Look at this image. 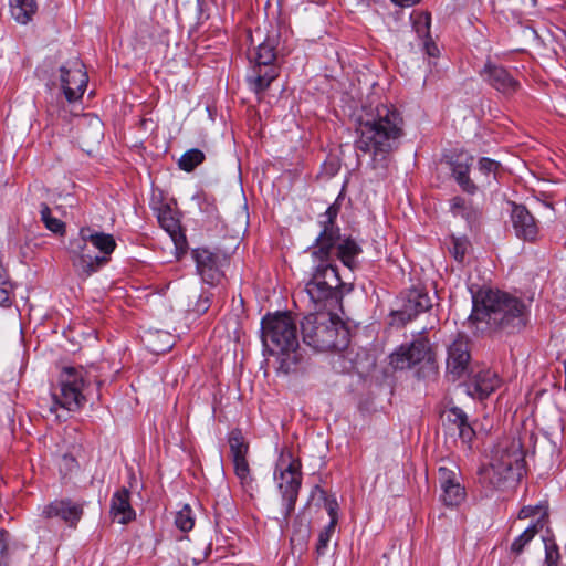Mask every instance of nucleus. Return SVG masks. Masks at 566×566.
<instances>
[{
    "label": "nucleus",
    "mask_w": 566,
    "mask_h": 566,
    "mask_svg": "<svg viewBox=\"0 0 566 566\" xmlns=\"http://www.w3.org/2000/svg\"><path fill=\"white\" fill-rule=\"evenodd\" d=\"M559 552L558 546L552 542L545 543V565L546 566H558Z\"/></svg>",
    "instance_id": "ea45409f"
},
{
    "label": "nucleus",
    "mask_w": 566,
    "mask_h": 566,
    "mask_svg": "<svg viewBox=\"0 0 566 566\" xmlns=\"http://www.w3.org/2000/svg\"><path fill=\"white\" fill-rule=\"evenodd\" d=\"M279 39L277 31H270L255 51L252 74L248 77L255 93L265 92L280 74V67L276 64Z\"/></svg>",
    "instance_id": "6e6552de"
},
{
    "label": "nucleus",
    "mask_w": 566,
    "mask_h": 566,
    "mask_svg": "<svg viewBox=\"0 0 566 566\" xmlns=\"http://www.w3.org/2000/svg\"><path fill=\"white\" fill-rule=\"evenodd\" d=\"M446 423L449 430H457L459 438L463 443H470L475 431L468 421L467 413L459 407H452L447 410Z\"/></svg>",
    "instance_id": "a878e982"
},
{
    "label": "nucleus",
    "mask_w": 566,
    "mask_h": 566,
    "mask_svg": "<svg viewBox=\"0 0 566 566\" xmlns=\"http://www.w3.org/2000/svg\"><path fill=\"white\" fill-rule=\"evenodd\" d=\"M501 167V163L488 157H482L478 161V170L486 180H489L490 177L496 180Z\"/></svg>",
    "instance_id": "c9c22d12"
},
{
    "label": "nucleus",
    "mask_w": 566,
    "mask_h": 566,
    "mask_svg": "<svg viewBox=\"0 0 566 566\" xmlns=\"http://www.w3.org/2000/svg\"><path fill=\"white\" fill-rule=\"evenodd\" d=\"M450 208L454 214L465 216L467 200L460 196H455L450 201Z\"/></svg>",
    "instance_id": "a18cd8bd"
},
{
    "label": "nucleus",
    "mask_w": 566,
    "mask_h": 566,
    "mask_svg": "<svg viewBox=\"0 0 566 566\" xmlns=\"http://www.w3.org/2000/svg\"><path fill=\"white\" fill-rule=\"evenodd\" d=\"M303 342L316 352L343 350L349 332L336 312H315L301 322Z\"/></svg>",
    "instance_id": "39448f33"
},
{
    "label": "nucleus",
    "mask_w": 566,
    "mask_h": 566,
    "mask_svg": "<svg viewBox=\"0 0 566 566\" xmlns=\"http://www.w3.org/2000/svg\"><path fill=\"white\" fill-rule=\"evenodd\" d=\"M301 468V461L287 452L281 454L274 470V480L277 482V489L283 501L284 520H287L295 510L302 485Z\"/></svg>",
    "instance_id": "9d476101"
},
{
    "label": "nucleus",
    "mask_w": 566,
    "mask_h": 566,
    "mask_svg": "<svg viewBox=\"0 0 566 566\" xmlns=\"http://www.w3.org/2000/svg\"><path fill=\"white\" fill-rule=\"evenodd\" d=\"M473 308L469 316L472 323H485L490 329L515 334L527 324L528 308L518 297L510 293L481 289L472 296Z\"/></svg>",
    "instance_id": "f03ea898"
},
{
    "label": "nucleus",
    "mask_w": 566,
    "mask_h": 566,
    "mask_svg": "<svg viewBox=\"0 0 566 566\" xmlns=\"http://www.w3.org/2000/svg\"><path fill=\"white\" fill-rule=\"evenodd\" d=\"M402 126V117L396 108L378 104L358 120V136L354 144L357 156L369 154L371 165L376 168L378 160H384L398 148L403 136Z\"/></svg>",
    "instance_id": "f257e3e1"
},
{
    "label": "nucleus",
    "mask_w": 566,
    "mask_h": 566,
    "mask_svg": "<svg viewBox=\"0 0 566 566\" xmlns=\"http://www.w3.org/2000/svg\"><path fill=\"white\" fill-rule=\"evenodd\" d=\"M439 485L441 490L440 500L448 507H458L465 497V488L461 484V474L458 468L440 467L438 470Z\"/></svg>",
    "instance_id": "2eb2a0df"
},
{
    "label": "nucleus",
    "mask_w": 566,
    "mask_h": 566,
    "mask_svg": "<svg viewBox=\"0 0 566 566\" xmlns=\"http://www.w3.org/2000/svg\"><path fill=\"white\" fill-rule=\"evenodd\" d=\"M261 338L264 352L275 356L279 370L289 374L300 361L297 327L289 313H275L261 321Z\"/></svg>",
    "instance_id": "7ed1b4c3"
},
{
    "label": "nucleus",
    "mask_w": 566,
    "mask_h": 566,
    "mask_svg": "<svg viewBox=\"0 0 566 566\" xmlns=\"http://www.w3.org/2000/svg\"><path fill=\"white\" fill-rule=\"evenodd\" d=\"M538 532L536 524L528 526L518 537L511 544V552L518 555L524 551V547L535 537Z\"/></svg>",
    "instance_id": "f704fd0d"
},
{
    "label": "nucleus",
    "mask_w": 566,
    "mask_h": 566,
    "mask_svg": "<svg viewBox=\"0 0 566 566\" xmlns=\"http://www.w3.org/2000/svg\"><path fill=\"white\" fill-rule=\"evenodd\" d=\"M191 254L203 282L209 285L219 284L223 277L221 256L207 248H197Z\"/></svg>",
    "instance_id": "6ab92c4d"
},
{
    "label": "nucleus",
    "mask_w": 566,
    "mask_h": 566,
    "mask_svg": "<svg viewBox=\"0 0 566 566\" xmlns=\"http://www.w3.org/2000/svg\"><path fill=\"white\" fill-rule=\"evenodd\" d=\"M35 11L34 0H10V12L18 23L27 24Z\"/></svg>",
    "instance_id": "cd10ccee"
},
{
    "label": "nucleus",
    "mask_w": 566,
    "mask_h": 566,
    "mask_svg": "<svg viewBox=\"0 0 566 566\" xmlns=\"http://www.w3.org/2000/svg\"><path fill=\"white\" fill-rule=\"evenodd\" d=\"M336 521H329L328 525H326L318 534V539L316 544V553L318 556L325 554L328 543L332 538V535L335 532Z\"/></svg>",
    "instance_id": "4c0bfd02"
},
{
    "label": "nucleus",
    "mask_w": 566,
    "mask_h": 566,
    "mask_svg": "<svg viewBox=\"0 0 566 566\" xmlns=\"http://www.w3.org/2000/svg\"><path fill=\"white\" fill-rule=\"evenodd\" d=\"M60 86L64 98L69 103L80 99L87 86L88 76L82 61L74 56L59 69Z\"/></svg>",
    "instance_id": "9b49d317"
},
{
    "label": "nucleus",
    "mask_w": 566,
    "mask_h": 566,
    "mask_svg": "<svg viewBox=\"0 0 566 566\" xmlns=\"http://www.w3.org/2000/svg\"><path fill=\"white\" fill-rule=\"evenodd\" d=\"M472 161L473 157L463 153L452 156L448 161L457 184L469 195H474L478 191V186L470 178Z\"/></svg>",
    "instance_id": "4be33fe9"
},
{
    "label": "nucleus",
    "mask_w": 566,
    "mask_h": 566,
    "mask_svg": "<svg viewBox=\"0 0 566 566\" xmlns=\"http://www.w3.org/2000/svg\"><path fill=\"white\" fill-rule=\"evenodd\" d=\"M175 525L181 532H189L193 528L195 517L191 507L186 504L180 511L176 513Z\"/></svg>",
    "instance_id": "72a5a7b5"
},
{
    "label": "nucleus",
    "mask_w": 566,
    "mask_h": 566,
    "mask_svg": "<svg viewBox=\"0 0 566 566\" xmlns=\"http://www.w3.org/2000/svg\"><path fill=\"white\" fill-rule=\"evenodd\" d=\"M13 300V284L0 259V306H10Z\"/></svg>",
    "instance_id": "c756f323"
},
{
    "label": "nucleus",
    "mask_w": 566,
    "mask_h": 566,
    "mask_svg": "<svg viewBox=\"0 0 566 566\" xmlns=\"http://www.w3.org/2000/svg\"><path fill=\"white\" fill-rule=\"evenodd\" d=\"M46 113L51 118L62 117L67 118V111L64 107L63 103L60 101V97L56 98V102L50 101L48 103Z\"/></svg>",
    "instance_id": "a19ab883"
},
{
    "label": "nucleus",
    "mask_w": 566,
    "mask_h": 566,
    "mask_svg": "<svg viewBox=\"0 0 566 566\" xmlns=\"http://www.w3.org/2000/svg\"><path fill=\"white\" fill-rule=\"evenodd\" d=\"M84 514V504L70 497L55 499L43 505L40 518H59L71 528H76Z\"/></svg>",
    "instance_id": "ddd939ff"
},
{
    "label": "nucleus",
    "mask_w": 566,
    "mask_h": 566,
    "mask_svg": "<svg viewBox=\"0 0 566 566\" xmlns=\"http://www.w3.org/2000/svg\"><path fill=\"white\" fill-rule=\"evenodd\" d=\"M339 209V205L334 202L324 213L318 216V224L322 229L313 245L310 248L311 255L326 258L332 253V248L339 239L340 229L336 224Z\"/></svg>",
    "instance_id": "f8f14e48"
},
{
    "label": "nucleus",
    "mask_w": 566,
    "mask_h": 566,
    "mask_svg": "<svg viewBox=\"0 0 566 566\" xmlns=\"http://www.w3.org/2000/svg\"><path fill=\"white\" fill-rule=\"evenodd\" d=\"M470 353L469 345L463 338L455 339L448 348L447 369L457 380L469 370Z\"/></svg>",
    "instance_id": "aec40b11"
},
{
    "label": "nucleus",
    "mask_w": 566,
    "mask_h": 566,
    "mask_svg": "<svg viewBox=\"0 0 566 566\" xmlns=\"http://www.w3.org/2000/svg\"><path fill=\"white\" fill-rule=\"evenodd\" d=\"M211 296L209 292H202L192 307L193 313L197 315L205 314L210 307Z\"/></svg>",
    "instance_id": "79ce46f5"
},
{
    "label": "nucleus",
    "mask_w": 566,
    "mask_h": 566,
    "mask_svg": "<svg viewBox=\"0 0 566 566\" xmlns=\"http://www.w3.org/2000/svg\"><path fill=\"white\" fill-rule=\"evenodd\" d=\"M525 465L524 453L520 441L512 440L506 444H500L493 452L489 467L480 471L481 479L499 489L509 480L521 478Z\"/></svg>",
    "instance_id": "0eeeda50"
},
{
    "label": "nucleus",
    "mask_w": 566,
    "mask_h": 566,
    "mask_svg": "<svg viewBox=\"0 0 566 566\" xmlns=\"http://www.w3.org/2000/svg\"><path fill=\"white\" fill-rule=\"evenodd\" d=\"M412 27L419 40L430 36L431 17L428 12H417L411 15Z\"/></svg>",
    "instance_id": "2f4dec72"
},
{
    "label": "nucleus",
    "mask_w": 566,
    "mask_h": 566,
    "mask_svg": "<svg viewBox=\"0 0 566 566\" xmlns=\"http://www.w3.org/2000/svg\"><path fill=\"white\" fill-rule=\"evenodd\" d=\"M111 513L120 524H127L136 516L130 505V492L126 488L116 491L111 500Z\"/></svg>",
    "instance_id": "bb28decb"
},
{
    "label": "nucleus",
    "mask_w": 566,
    "mask_h": 566,
    "mask_svg": "<svg viewBox=\"0 0 566 566\" xmlns=\"http://www.w3.org/2000/svg\"><path fill=\"white\" fill-rule=\"evenodd\" d=\"M296 535L300 536V539L306 541L310 536V532H308L307 527H305L303 531L300 530Z\"/></svg>",
    "instance_id": "09e8293b"
},
{
    "label": "nucleus",
    "mask_w": 566,
    "mask_h": 566,
    "mask_svg": "<svg viewBox=\"0 0 566 566\" xmlns=\"http://www.w3.org/2000/svg\"><path fill=\"white\" fill-rule=\"evenodd\" d=\"M315 263L305 292L316 312H335L340 307L343 294L337 268L332 264V253L326 258L312 255Z\"/></svg>",
    "instance_id": "423d86ee"
},
{
    "label": "nucleus",
    "mask_w": 566,
    "mask_h": 566,
    "mask_svg": "<svg viewBox=\"0 0 566 566\" xmlns=\"http://www.w3.org/2000/svg\"><path fill=\"white\" fill-rule=\"evenodd\" d=\"M335 254L337 259L348 269L354 270L357 266V258L361 254V247L350 237L343 238L339 233V239L332 248V255ZM334 259L332 258V262Z\"/></svg>",
    "instance_id": "393cba45"
},
{
    "label": "nucleus",
    "mask_w": 566,
    "mask_h": 566,
    "mask_svg": "<svg viewBox=\"0 0 566 566\" xmlns=\"http://www.w3.org/2000/svg\"><path fill=\"white\" fill-rule=\"evenodd\" d=\"M197 1L200 3L201 0H197Z\"/></svg>",
    "instance_id": "3c124183"
},
{
    "label": "nucleus",
    "mask_w": 566,
    "mask_h": 566,
    "mask_svg": "<svg viewBox=\"0 0 566 566\" xmlns=\"http://www.w3.org/2000/svg\"><path fill=\"white\" fill-rule=\"evenodd\" d=\"M85 373L82 368L64 367L60 374L59 385L60 392L52 395V403L49 412L55 415L56 419L61 416L57 413L59 408L67 411H78L86 402L84 389L86 387Z\"/></svg>",
    "instance_id": "1a4fd4ad"
},
{
    "label": "nucleus",
    "mask_w": 566,
    "mask_h": 566,
    "mask_svg": "<svg viewBox=\"0 0 566 566\" xmlns=\"http://www.w3.org/2000/svg\"><path fill=\"white\" fill-rule=\"evenodd\" d=\"M421 41L422 50L426 52V54L430 57H437L439 56V48L431 39V35L428 38H424Z\"/></svg>",
    "instance_id": "c03bdc74"
},
{
    "label": "nucleus",
    "mask_w": 566,
    "mask_h": 566,
    "mask_svg": "<svg viewBox=\"0 0 566 566\" xmlns=\"http://www.w3.org/2000/svg\"><path fill=\"white\" fill-rule=\"evenodd\" d=\"M544 205L549 208V209H553V205L551 202H544Z\"/></svg>",
    "instance_id": "8fccbe9b"
},
{
    "label": "nucleus",
    "mask_w": 566,
    "mask_h": 566,
    "mask_svg": "<svg viewBox=\"0 0 566 566\" xmlns=\"http://www.w3.org/2000/svg\"><path fill=\"white\" fill-rule=\"evenodd\" d=\"M228 442L235 475L240 480L243 488H252L253 479L250 474V468L247 461L249 444L245 441L241 430L233 429L229 433Z\"/></svg>",
    "instance_id": "a211bd4d"
},
{
    "label": "nucleus",
    "mask_w": 566,
    "mask_h": 566,
    "mask_svg": "<svg viewBox=\"0 0 566 566\" xmlns=\"http://www.w3.org/2000/svg\"><path fill=\"white\" fill-rule=\"evenodd\" d=\"M470 247L471 243L467 237L452 235L451 245L449 249L453 258L457 261L462 262Z\"/></svg>",
    "instance_id": "e433bc0d"
},
{
    "label": "nucleus",
    "mask_w": 566,
    "mask_h": 566,
    "mask_svg": "<svg viewBox=\"0 0 566 566\" xmlns=\"http://www.w3.org/2000/svg\"><path fill=\"white\" fill-rule=\"evenodd\" d=\"M431 360V348L428 339L419 338L409 345H401L390 355V365L395 369H408L422 361Z\"/></svg>",
    "instance_id": "f3484780"
},
{
    "label": "nucleus",
    "mask_w": 566,
    "mask_h": 566,
    "mask_svg": "<svg viewBox=\"0 0 566 566\" xmlns=\"http://www.w3.org/2000/svg\"><path fill=\"white\" fill-rule=\"evenodd\" d=\"M512 224L515 234L527 241L535 240L538 233V227L534 217L522 205H513L511 212Z\"/></svg>",
    "instance_id": "5701e85b"
},
{
    "label": "nucleus",
    "mask_w": 566,
    "mask_h": 566,
    "mask_svg": "<svg viewBox=\"0 0 566 566\" xmlns=\"http://www.w3.org/2000/svg\"><path fill=\"white\" fill-rule=\"evenodd\" d=\"M316 489H318V490H319V492H321L322 496H323V497H324V500H325V507H326V510H327V512H328V515L331 516V521H334V520H335V521L337 522V513H336V510H337L338 504H337L336 500H334V499H333V500H328V499L326 497V493H325V491H324V490H321L318 486H316Z\"/></svg>",
    "instance_id": "49530a36"
},
{
    "label": "nucleus",
    "mask_w": 566,
    "mask_h": 566,
    "mask_svg": "<svg viewBox=\"0 0 566 566\" xmlns=\"http://www.w3.org/2000/svg\"><path fill=\"white\" fill-rule=\"evenodd\" d=\"M500 386V379L494 371L489 369L474 374L465 384L469 396L480 400L489 397Z\"/></svg>",
    "instance_id": "412c9836"
},
{
    "label": "nucleus",
    "mask_w": 566,
    "mask_h": 566,
    "mask_svg": "<svg viewBox=\"0 0 566 566\" xmlns=\"http://www.w3.org/2000/svg\"><path fill=\"white\" fill-rule=\"evenodd\" d=\"M537 514H541L542 516L547 515V506L544 504L524 506L518 512V518L524 520Z\"/></svg>",
    "instance_id": "58836bf2"
},
{
    "label": "nucleus",
    "mask_w": 566,
    "mask_h": 566,
    "mask_svg": "<svg viewBox=\"0 0 566 566\" xmlns=\"http://www.w3.org/2000/svg\"><path fill=\"white\" fill-rule=\"evenodd\" d=\"M72 244V264L81 279H87L108 261L116 248L112 234L98 232L90 227L80 229V239Z\"/></svg>",
    "instance_id": "20e7f679"
},
{
    "label": "nucleus",
    "mask_w": 566,
    "mask_h": 566,
    "mask_svg": "<svg viewBox=\"0 0 566 566\" xmlns=\"http://www.w3.org/2000/svg\"><path fill=\"white\" fill-rule=\"evenodd\" d=\"M41 220L45 228L53 233L63 234L65 231V224L60 219L52 217L51 209L46 203L41 205Z\"/></svg>",
    "instance_id": "473e14b6"
},
{
    "label": "nucleus",
    "mask_w": 566,
    "mask_h": 566,
    "mask_svg": "<svg viewBox=\"0 0 566 566\" xmlns=\"http://www.w3.org/2000/svg\"><path fill=\"white\" fill-rule=\"evenodd\" d=\"M157 219L160 227L170 235L178 250H186L187 238L184 233L179 220L174 216V211L167 205L157 210Z\"/></svg>",
    "instance_id": "b1692460"
},
{
    "label": "nucleus",
    "mask_w": 566,
    "mask_h": 566,
    "mask_svg": "<svg viewBox=\"0 0 566 566\" xmlns=\"http://www.w3.org/2000/svg\"><path fill=\"white\" fill-rule=\"evenodd\" d=\"M78 467L76 459L71 454H64L60 461V470L65 474L71 473Z\"/></svg>",
    "instance_id": "37998d69"
},
{
    "label": "nucleus",
    "mask_w": 566,
    "mask_h": 566,
    "mask_svg": "<svg viewBox=\"0 0 566 566\" xmlns=\"http://www.w3.org/2000/svg\"><path fill=\"white\" fill-rule=\"evenodd\" d=\"M205 158L206 156L202 150L192 148L181 155L178 160V167L184 171L191 172L203 163Z\"/></svg>",
    "instance_id": "7c9ffc66"
},
{
    "label": "nucleus",
    "mask_w": 566,
    "mask_h": 566,
    "mask_svg": "<svg viewBox=\"0 0 566 566\" xmlns=\"http://www.w3.org/2000/svg\"><path fill=\"white\" fill-rule=\"evenodd\" d=\"M9 532L0 530V566H12L14 564V556L18 551L24 553L25 547L18 544H9Z\"/></svg>",
    "instance_id": "c85d7f7f"
},
{
    "label": "nucleus",
    "mask_w": 566,
    "mask_h": 566,
    "mask_svg": "<svg viewBox=\"0 0 566 566\" xmlns=\"http://www.w3.org/2000/svg\"><path fill=\"white\" fill-rule=\"evenodd\" d=\"M399 302L400 305L391 312V315L402 324L410 322L432 307L428 293L420 289L408 290L401 294Z\"/></svg>",
    "instance_id": "dca6fc26"
},
{
    "label": "nucleus",
    "mask_w": 566,
    "mask_h": 566,
    "mask_svg": "<svg viewBox=\"0 0 566 566\" xmlns=\"http://www.w3.org/2000/svg\"><path fill=\"white\" fill-rule=\"evenodd\" d=\"M482 81L504 96L514 95L520 88V82L501 64L486 60L479 71Z\"/></svg>",
    "instance_id": "4468645a"
},
{
    "label": "nucleus",
    "mask_w": 566,
    "mask_h": 566,
    "mask_svg": "<svg viewBox=\"0 0 566 566\" xmlns=\"http://www.w3.org/2000/svg\"><path fill=\"white\" fill-rule=\"evenodd\" d=\"M394 3L400 7H411L418 3L420 0H391Z\"/></svg>",
    "instance_id": "de8ad7c7"
}]
</instances>
